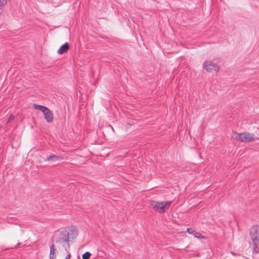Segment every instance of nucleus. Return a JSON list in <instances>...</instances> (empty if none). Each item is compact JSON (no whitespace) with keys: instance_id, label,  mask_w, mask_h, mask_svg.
<instances>
[{"instance_id":"nucleus-6","label":"nucleus","mask_w":259,"mask_h":259,"mask_svg":"<svg viewBox=\"0 0 259 259\" xmlns=\"http://www.w3.org/2000/svg\"><path fill=\"white\" fill-rule=\"evenodd\" d=\"M44 115L45 119L48 122H51L53 120V113L47 107L42 112Z\"/></svg>"},{"instance_id":"nucleus-13","label":"nucleus","mask_w":259,"mask_h":259,"mask_svg":"<svg viewBox=\"0 0 259 259\" xmlns=\"http://www.w3.org/2000/svg\"><path fill=\"white\" fill-rule=\"evenodd\" d=\"M91 255V254L89 252H85L84 253L82 254V259H89Z\"/></svg>"},{"instance_id":"nucleus-3","label":"nucleus","mask_w":259,"mask_h":259,"mask_svg":"<svg viewBox=\"0 0 259 259\" xmlns=\"http://www.w3.org/2000/svg\"><path fill=\"white\" fill-rule=\"evenodd\" d=\"M234 135H236L235 138L242 142H249L253 140L254 135L246 132L238 133L234 132Z\"/></svg>"},{"instance_id":"nucleus-16","label":"nucleus","mask_w":259,"mask_h":259,"mask_svg":"<svg viewBox=\"0 0 259 259\" xmlns=\"http://www.w3.org/2000/svg\"><path fill=\"white\" fill-rule=\"evenodd\" d=\"M70 256H71V255H70V253L66 255V257H65V259H70Z\"/></svg>"},{"instance_id":"nucleus-10","label":"nucleus","mask_w":259,"mask_h":259,"mask_svg":"<svg viewBox=\"0 0 259 259\" xmlns=\"http://www.w3.org/2000/svg\"><path fill=\"white\" fill-rule=\"evenodd\" d=\"M187 231L189 234H192L196 238H204L201 236V234L199 232H197L196 231L193 230L191 228H188Z\"/></svg>"},{"instance_id":"nucleus-15","label":"nucleus","mask_w":259,"mask_h":259,"mask_svg":"<svg viewBox=\"0 0 259 259\" xmlns=\"http://www.w3.org/2000/svg\"><path fill=\"white\" fill-rule=\"evenodd\" d=\"M14 117L15 116L11 114L8 118V119L7 121V124H8L9 123L11 122L14 119Z\"/></svg>"},{"instance_id":"nucleus-5","label":"nucleus","mask_w":259,"mask_h":259,"mask_svg":"<svg viewBox=\"0 0 259 259\" xmlns=\"http://www.w3.org/2000/svg\"><path fill=\"white\" fill-rule=\"evenodd\" d=\"M69 241V240L67 235V230H65L61 232L59 236L56 240V243L61 244L67 243V244H68V242Z\"/></svg>"},{"instance_id":"nucleus-2","label":"nucleus","mask_w":259,"mask_h":259,"mask_svg":"<svg viewBox=\"0 0 259 259\" xmlns=\"http://www.w3.org/2000/svg\"><path fill=\"white\" fill-rule=\"evenodd\" d=\"M171 203V201H169L161 202L151 201L150 204L155 211L159 213H163L169 208Z\"/></svg>"},{"instance_id":"nucleus-9","label":"nucleus","mask_w":259,"mask_h":259,"mask_svg":"<svg viewBox=\"0 0 259 259\" xmlns=\"http://www.w3.org/2000/svg\"><path fill=\"white\" fill-rule=\"evenodd\" d=\"M57 253L58 251L56 248H55L54 244L53 243L50 246V259H54V258H56Z\"/></svg>"},{"instance_id":"nucleus-1","label":"nucleus","mask_w":259,"mask_h":259,"mask_svg":"<svg viewBox=\"0 0 259 259\" xmlns=\"http://www.w3.org/2000/svg\"><path fill=\"white\" fill-rule=\"evenodd\" d=\"M249 247L253 253L259 252V226H252L249 232Z\"/></svg>"},{"instance_id":"nucleus-7","label":"nucleus","mask_w":259,"mask_h":259,"mask_svg":"<svg viewBox=\"0 0 259 259\" xmlns=\"http://www.w3.org/2000/svg\"><path fill=\"white\" fill-rule=\"evenodd\" d=\"M67 235L69 241L75 238L77 236V231L75 228H72L67 230Z\"/></svg>"},{"instance_id":"nucleus-8","label":"nucleus","mask_w":259,"mask_h":259,"mask_svg":"<svg viewBox=\"0 0 259 259\" xmlns=\"http://www.w3.org/2000/svg\"><path fill=\"white\" fill-rule=\"evenodd\" d=\"M69 45L68 42H66L61 46V47L58 50L57 52L59 54H63V53L66 52L69 50Z\"/></svg>"},{"instance_id":"nucleus-12","label":"nucleus","mask_w":259,"mask_h":259,"mask_svg":"<svg viewBox=\"0 0 259 259\" xmlns=\"http://www.w3.org/2000/svg\"><path fill=\"white\" fill-rule=\"evenodd\" d=\"M33 107L35 109L39 110L41 111V112H42L46 108V107H45V106H41V105H37V104H34L33 105Z\"/></svg>"},{"instance_id":"nucleus-4","label":"nucleus","mask_w":259,"mask_h":259,"mask_svg":"<svg viewBox=\"0 0 259 259\" xmlns=\"http://www.w3.org/2000/svg\"><path fill=\"white\" fill-rule=\"evenodd\" d=\"M203 67L208 72L218 71L220 66L212 61L206 60L203 64Z\"/></svg>"},{"instance_id":"nucleus-14","label":"nucleus","mask_w":259,"mask_h":259,"mask_svg":"<svg viewBox=\"0 0 259 259\" xmlns=\"http://www.w3.org/2000/svg\"><path fill=\"white\" fill-rule=\"evenodd\" d=\"M7 0H0V9L3 8L7 4Z\"/></svg>"},{"instance_id":"nucleus-11","label":"nucleus","mask_w":259,"mask_h":259,"mask_svg":"<svg viewBox=\"0 0 259 259\" xmlns=\"http://www.w3.org/2000/svg\"><path fill=\"white\" fill-rule=\"evenodd\" d=\"M63 158L58 155H52L49 156H48L47 158V161H56L59 160H62Z\"/></svg>"}]
</instances>
